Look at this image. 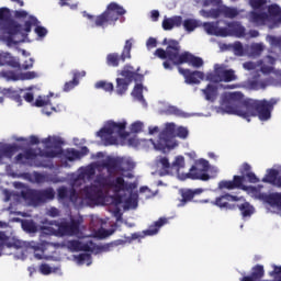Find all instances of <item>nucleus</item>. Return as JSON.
<instances>
[{"instance_id": "43", "label": "nucleus", "mask_w": 281, "mask_h": 281, "mask_svg": "<svg viewBox=\"0 0 281 281\" xmlns=\"http://www.w3.org/2000/svg\"><path fill=\"white\" fill-rule=\"evenodd\" d=\"M14 155V149L13 147H8L7 149H0V164H3V158L12 157Z\"/></svg>"}, {"instance_id": "39", "label": "nucleus", "mask_w": 281, "mask_h": 281, "mask_svg": "<svg viewBox=\"0 0 281 281\" xmlns=\"http://www.w3.org/2000/svg\"><path fill=\"white\" fill-rule=\"evenodd\" d=\"M94 87L95 89H103V91L108 92L113 91V83L109 81H98Z\"/></svg>"}, {"instance_id": "11", "label": "nucleus", "mask_w": 281, "mask_h": 281, "mask_svg": "<svg viewBox=\"0 0 281 281\" xmlns=\"http://www.w3.org/2000/svg\"><path fill=\"white\" fill-rule=\"evenodd\" d=\"M38 20L34 16H29V21L24 23V26H21L16 22H11L7 24L2 31V34H8L9 36H16L20 34L24 38L30 32H32V26L37 25Z\"/></svg>"}, {"instance_id": "5", "label": "nucleus", "mask_w": 281, "mask_h": 281, "mask_svg": "<svg viewBox=\"0 0 281 281\" xmlns=\"http://www.w3.org/2000/svg\"><path fill=\"white\" fill-rule=\"evenodd\" d=\"M190 132L187 127L180 126L177 128L175 123H167L165 128L158 136V139L155 142L150 139L155 150H159L160 153H170V150H175V148H179L180 139H188Z\"/></svg>"}, {"instance_id": "63", "label": "nucleus", "mask_w": 281, "mask_h": 281, "mask_svg": "<svg viewBox=\"0 0 281 281\" xmlns=\"http://www.w3.org/2000/svg\"><path fill=\"white\" fill-rule=\"evenodd\" d=\"M147 47H148V49H153V48L157 47V40L154 37H150L147 41Z\"/></svg>"}, {"instance_id": "4", "label": "nucleus", "mask_w": 281, "mask_h": 281, "mask_svg": "<svg viewBox=\"0 0 281 281\" xmlns=\"http://www.w3.org/2000/svg\"><path fill=\"white\" fill-rule=\"evenodd\" d=\"M250 5L254 11L249 13L248 19L254 25H268L270 30L281 25V11L278 4L267 7V0H250Z\"/></svg>"}, {"instance_id": "12", "label": "nucleus", "mask_w": 281, "mask_h": 281, "mask_svg": "<svg viewBox=\"0 0 281 281\" xmlns=\"http://www.w3.org/2000/svg\"><path fill=\"white\" fill-rule=\"evenodd\" d=\"M54 196H56V193L52 188L41 191L29 189L24 194V198L31 202V205H41V203H45V201L54 200Z\"/></svg>"}, {"instance_id": "33", "label": "nucleus", "mask_w": 281, "mask_h": 281, "mask_svg": "<svg viewBox=\"0 0 281 281\" xmlns=\"http://www.w3.org/2000/svg\"><path fill=\"white\" fill-rule=\"evenodd\" d=\"M182 25L187 32H194L196 27H201V22L195 19H187L182 22Z\"/></svg>"}, {"instance_id": "22", "label": "nucleus", "mask_w": 281, "mask_h": 281, "mask_svg": "<svg viewBox=\"0 0 281 281\" xmlns=\"http://www.w3.org/2000/svg\"><path fill=\"white\" fill-rule=\"evenodd\" d=\"M183 18L175 15L172 18H165L162 21V29L166 31L173 30V27H181Z\"/></svg>"}, {"instance_id": "62", "label": "nucleus", "mask_w": 281, "mask_h": 281, "mask_svg": "<svg viewBox=\"0 0 281 281\" xmlns=\"http://www.w3.org/2000/svg\"><path fill=\"white\" fill-rule=\"evenodd\" d=\"M35 33L38 34L40 36H46L47 35V29L43 26H37L35 29Z\"/></svg>"}, {"instance_id": "32", "label": "nucleus", "mask_w": 281, "mask_h": 281, "mask_svg": "<svg viewBox=\"0 0 281 281\" xmlns=\"http://www.w3.org/2000/svg\"><path fill=\"white\" fill-rule=\"evenodd\" d=\"M128 85H131V81H127L124 78H117L116 79V93L119 95H124L126 91H128Z\"/></svg>"}, {"instance_id": "10", "label": "nucleus", "mask_w": 281, "mask_h": 281, "mask_svg": "<svg viewBox=\"0 0 281 281\" xmlns=\"http://www.w3.org/2000/svg\"><path fill=\"white\" fill-rule=\"evenodd\" d=\"M206 80L209 82H234L238 80L236 70L227 67L225 64H215L213 66V72L206 75Z\"/></svg>"}, {"instance_id": "60", "label": "nucleus", "mask_w": 281, "mask_h": 281, "mask_svg": "<svg viewBox=\"0 0 281 281\" xmlns=\"http://www.w3.org/2000/svg\"><path fill=\"white\" fill-rule=\"evenodd\" d=\"M246 177L250 183H258V177H256V173L248 172Z\"/></svg>"}, {"instance_id": "25", "label": "nucleus", "mask_w": 281, "mask_h": 281, "mask_svg": "<svg viewBox=\"0 0 281 281\" xmlns=\"http://www.w3.org/2000/svg\"><path fill=\"white\" fill-rule=\"evenodd\" d=\"M227 36H236L237 38H243V36H245V26H241V24L238 22L229 23Z\"/></svg>"}, {"instance_id": "57", "label": "nucleus", "mask_w": 281, "mask_h": 281, "mask_svg": "<svg viewBox=\"0 0 281 281\" xmlns=\"http://www.w3.org/2000/svg\"><path fill=\"white\" fill-rule=\"evenodd\" d=\"M120 245V241H112L110 244H105L101 247V251H111L113 247H117Z\"/></svg>"}, {"instance_id": "3", "label": "nucleus", "mask_w": 281, "mask_h": 281, "mask_svg": "<svg viewBox=\"0 0 281 281\" xmlns=\"http://www.w3.org/2000/svg\"><path fill=\"white\" fill-rule=\"evenodd\" d=\"M164 45H167L166 50L162 48H157L155 52V56L165 60L162 66L165 69H172L173 65H191L195 69L203 67L205 64L203 58L194 56L190 52L181 53V45L177 40H164Z\"/></svg>"}, {"instance_id": "9", "label": "nucleus", "mask_w": 281, "mask_h": 281, "mask_svg": "<svg viewBox=\"0 0 281 281\" xmlns=\"http://www.w3.org/2000/svg\"><path fill=\"white\" fill-rule=\"evenodd\" d=\"M126 125L124 123L109 122L106 125L97 133L98 137L104 139L109 145L117 144V139H124Z\"/></svg>"}, {"instance_id": "29", "label": "nucleus", "mask_w": 281, "mask_h": 281, "mask_svg": "<svg viewBox=\"0 0 281 281\" xmlns=\"http://www.w3.org/2000/svg\"><path fill=\"white\" fill-rule=\"evenodd\" d=\"M202 93L209 102H214L218 95V88L216 86L210 83L205 89H202Z\"/></svg>"}, {"instance_id": "18", "label": "nucleus", "mask_w": 281, "mask_h": 281, "mask_svg": "<svg viewBox=\"0 0 281 281\" xmlns=\"http://www.w3.org/2000/svg\"><path fill=\"white\" fill-rule=\"evenodd\" d=\"M180 194L182 196L181 200H179L178 207H183L187 203H190L194 196H199V194H203V189H184L180 191Z\"/></svg>"}, {"instance_id": "51", "label": "nucleus", "mask_w": 281, "mask_h": 281, "mask_svg": "<svg viewBox=\"0 0 281 281\" xmlns=\"http://www.w3.org/2000/svg\"><path fill=\"white\" fill-rule=\"evenodd\" d=\"M233 52L235 56H243L244 54L243 44L240 42L233 44Z\"/></svg>"}, {"instance_id": "15", "label": "nucleus", "mask_w": 281, "mask_h": 281, "mask_svg": "<svg viewBox=\"0 0 281 281\" xmlns=\"http://www.w3.org/2000/svg\"><path fill=\"white\" fill-rule=\"evenodd\" d=\"M238 201H245V199H243V196L239 198L232 194H225L216 198L214 205L222 209L225 207L226 210H234V207H236V204L234 203H238Z\"/></svg>"}, {"instance_id": "2", "label": "nucleus", "mask_w": 281, "mask_h": 281, "mask_svg": "<svg viewBox=\"0 0 281 281\" xmlns=\"http://www.w3.org/2000/svg\"><path fill=\"white\" fill-rule=\"evenodd\" d=\"M90 188L100 192L94 204L100 203V200L104 199V196H111L116 204L124 203L125 207L128 209L137 207L138 195L133 193V190L137 188V183L128 182L122 176L97 177Z\"/></svg>"}, {"instance_id": "59", "label": "nucleus", "mask_w": 281, "mask_h": 281, "mask_svg": "<svg viewBox=\"0 0 281 281\" xmlns=\"http://www.w3.org/2000/svg\"><path fill=\"white\" fill-rule=\"evenodd\" d=\"M47 216H52V218H56V216H60V211L56 207H52L47 211Z\"/></svg>"}, {"instance_id": "64", "label": "nucleus", "mask_w": 281, "mask_h": 281, "mask_svg": "<svg viewBox=\"0 0 281 281\" xmlns=\"http://www.w3.org/2000/svg\"><path fill=\"white\" fill-rule=\"evenodd\" d=\"M16 19H27V11L20 10L15 11Z\"/></svg>"}, {"instance_id": "14", "label": "nucleus", "mask_w": 281, "mask_h": 281, "mask_svg": "<svg viewBox=\"0 0 281 281\" xmlns=\"http://www.w3.org/2000/svg\"><path fill=\"white\" fill-rule=\"evenodd\" d=\"M178 71L181 74V76H183L187 85H200L201 80H205V78L207 79V76L205 77V72L203 71H192L184 68H179Z\"/></svg>"}, {"instance_id": "52", "label": "nucleus", "mask_w": 281, "mask_h": 281, "mask_svg": "<svg viewBox=\"0 0 281 281\" xmlns=\"http://www.w3.org/2000/svg\"><path fill=\"white\" fill-rule=\"evenodd\" d=\"M10 16V11L5 8L0 9V29L3 26V21Z\"/></svg>"}, {"instance_id": "53", "label": "nucleus", "mask_w": 281, "mask_h": 281, "mask_svg": "<svg viewBox=\"0 0 281 281\" xmlns=\"http://www.w3.org/2000/svg\"><path fill=\"white\" fill-rule=\"evenodd\" d=\"M144 128V123L137 121L131 125L132 133H142V130Z\"/></svg>"}, {"instance_id": "45", "label": "nucleus", "mask_w": 281, "mask_h": 281, "mask_svg": "<svg viewBox=\"0 0 281 281\" xmlns=\"http://www.w3.org/2000/svg\"><path fill=\"white\" fill-rule=\"evenodd\" d=\"M260 65H262V61H246L243 64L244 69H246V71H254V69H258V67H260Z\"/></svg>"}, {"instance_id": "34", "label": "nucleus", "mask_w": 281, "mask_h": 281, "mask_svg": "<svg viewBox=\"0 0 281 281\" xmlns=\"http://www.w3.org/2000/svg\"><path fill=\"white\" fill-rule=\"evenodd\" d=\"M45 245H53L54 247H58V244H49V243H42L37 246H31L32 249H34V257L37 260H43V251L45 250Z\"/></svg>"}, {"instance_id": "24", "label": "nucleus", "mask_w": 281, "mask_h": 281, "mask_svg": "<svg viewBox=\"0 0 281 281\" xmlns=\"http://www.w3.org/2000/svg\"><path fill=\"white\" fill-rule=\"evenodd\" d=\"M120 76L125 78L127 82H133V80H137V78H139L137 70H135V68L131 65L124 66L123 69L120 71Z\"/></svg>"}, {"instance_id": "30", "label": "nucleus", "mask_w": 281, "mask_h": 281, "mask_svg": "<svg viewBox=\"0 0 281 281\" xmlns=\"http://www.w3.org/2000/svg\"><path fill=\"white\" fill-rule=\"evenodd\" d=\"M54 100H56V98L49 99V97L44 95V97H38L35 100V106H48V104H50L53 111H60V108L54 106Z\"/></svg>"}, {"instance_id": "41", "label": "nucleus", "mask_w": 281, "mask_h": 281, "mask_svg": "<svg viewBox=\"0 0 281 281\" xmlns=\"http://www.w3.org/2000/svg\"><path fill=\"white\" fill-rule=\"evenodd\" d=\"M0 78H4V80H19V77H16V74L14 71L10 70H0Z\"/></svg>"}, {"instance_id": "16", "label": "nucleus", "mask_w": 281, "mask_h": 281, "mask_svg": "<svg viewBox=\"0 0 281 281\" xmlns=\"http://www.w3.org/2000/svg\"><path fill=\"white\" fill-rule=\"evenodd\" d=\"M154 170L164 177L170 170V159L167 156H157L153 164Z\"/></svg>"}, {"instance_id": "49", "label": "nucleus", "mask_w": 281, "mask_h": 281, "mask_svg": "<svg viewBox=\"0 0 281 281\" xmlns=\"http://www.w3.org/2000/svg\"><path fill=\"white\" fill-rule=\"evenodd\" d=\"M252 278L258 279V278H262V276H265V267L262 266H256L254 268V272H252Z\"/></svg>"}, {"instance_id": "13", "label": "nucleus", "mask_w": 281, "mask_h": 281, "mask_svg": "<svg viewBox=\"0 0 281 281\" xmlns=\"http://www.w3.org/2000/svg\"><path fill=\"white\" fill-rule=\"evenodd\" d=\"M132 49H133V38L126 40L121 56L117 53L108 54L106 64L109 65V67H120V60H122V63L130 60Z\"/></svg>"}, {"instance_id": "61", "label": "nucleus", "mask_w": 281, "mask_h": 281, "mask_svg": "<svg viewBox=\"0 0 281 281\" xmlns=\"http://www.w3.org/2000/svg\"><path fill=\"white\" fill-rule=\"evenodd\" d=\"M251 171V165L245 162L241 166V175H249V172Z\"/></svg>"}, {"instance_id": "6", "label": "nucleus", "mask_w": 281, "mask_h": 281, "mask_svg": "<svg viewBox=\"0 0 281 281\" xmlns=\"http://www.w3.org/2000/svg\"><path fill=\"white\" fill-rule=\"evenodd\" d=\"M57 196L59 201H70L74 205L80 207L82 205H95L100 191L92 190L91 186H86L78 192H76V189L61 187L57 190Z\"/></svg>"}, {"instance_id": "36", "label": "nucleus", "mask_w": 281, "mask_h": 281, "mask_svg": "<svg viewBox=\"0 0 281 281\" xmlns=\"http://www.w3.org/2000/svg\"><path fill=\"white\" fill-rule=\"evenodd\" d=\"M134 168H135V162L131 160H122L119 167V172H122V175H124V172H130Z\"/></svg>"}, {"instance_id": "35", "label": "nucleus", "mask_w": 281, "mask_h": 281, "mask_svg": "<svg viewBox=\"0 0 281 281\" xmlns=\"http://www.w3.org/2000/svg\"><path fill=\"white\" fill-rule=\"evenodd\" d=\"M144 86L142 85H136L132 91V95L133 98H135V100H138V102H144Z\"/></svg>"}, {"instance_id": "56", "label": "nucleus", "mask_w": 281, "mask_h": 281, "mask_svg": "<svg viewBox=\"0 0 281 281\" xmlns=\"http://www.w3.org/2000/svg\"><path fill=\"white\" fill-rule=\"evenodd\" d=\"M34 78H38V74L35 71H27L22 75V80H34Z\"/></svg>"}, {"instance_id": "27", "label": "nucleus", "mask_w": 281, "mask_h": 281, "mask_svg": "<svg viewBox=\"0 0 281 281\" xmlns=\"http://www.w3.org/2000/svg\"><path fill=\"white\" fill-rule=\"evenodd\" d=\"M164 225H168V218L160 217L158 221H156L153 225L148 227V229L145 232L147 236H155V234L159 233V229L164 227Z\"/></svg>"}, {"instance_id": "48", "label": "nucleus", "mask_w": 281, "mask_h": 281, "mask_svg": "<svg viewBox=\"0 0 281 281\" xmlns=\"http://www.w3.org/2000/svg\"><path fill=\"white\" fill-rule=\"evenodd\" d=\"M67 247L70 251H80V249H82V244L78 240H70L67 243Z\"/></svg>"}, {"instance_id": "7", "label": "nucleus", "mask_w": 281, "mask_h": 281, "mask_svg": "<svg viewBox=\"0 0 281 281\" xmlns=\"http://www.w3.org/2000/svg\"><path fill=\"white\" fill-rule=\"evenodd\" d=\"M40 229L42 236H76L80 231V225L74 220L61 223L45 220Z\"/></svg>"}, {"instance_id": "23", "label": "nucleus", "mask_w": 281, "mask_h": 281, "mask_svg": "<svg viewBox=\"0 0 281 281\" xmlns=\"http://www.w3.org/2000/svg\"><path fill=\"white\" fill-rule=\"evenodd\" d=\"M38 153L34 149H26L23 154L15 157L16 164H30V161L36 159Z\"/></svg>"}, {"instance_id": "19", "label": "nucleus", "mask_w": 281, "mask_h": 281, "mask_svg": "<svg viewBox=\"0 0 281 281\" xmlns=\"http://www.w3.org/2000/svg\"><path fill=\"white\" fill-rule=\"evenodd\" d=\"M203 27H204L206 34H211L213 36H227V29H220L218 22L204 23Z\"/></svg>"}, {"instance_id": "28", "label": "nucleus", "mask_w": 281, "mask_h": 281, "mask_svg": "<svg viewBox=\"0 0 281 281\" xmlns=\"http://www.w3.org/2000/svg\"><path fill=\"white\" fill-rule=\"evenodd\" d=\"M3 65H9L10 67L14 68L21 67L19 60L8 53H0V67H3Z\"/></svg>"}, {"instance_id": "1", "label": "nucleus", "mask_w": 281, "mask_h": 281, "mask_svg": "<svg viewBox=\"0 0 281 281\" xmlns=\"http://www.w3.org/2000/svg\"><path fill=\"white\" fill-rule=\"evenodd\" d=\"M276 106V100H243V93L240 92H225L221 95V109L228 115H238L244 120L249 117H256L267 121L271 117V111Z\"/></svg>"}, {"instance_id": "47", "label": "nucleus", "mask_w": 281, "mask_h": 281, "mask_svg": "<svg viewBox=\"0 0 281 281\" xmlns=\"http://www.w3.org/2000/svg\"><path fill=\"white\" fill-rule=\"evenodd\" d=\"M63 153V149L60 147H55L52 150L46 151L45 154H42L43 157H48L49 159H54V157H58Z\"/></svg>"}, {"instance_id": "54", "label": "nucleus", "mask_w": 281, "mask_h": 281, "mask_svg": "<svg viewBox=\"0 0 281 281\" xmlns=\"http://www.w3.org/2000/svg\"><path fill=\"white\" fill-rule=\"evenodd\" d=\"M40 271L43 276H49V273H53L54 272V269H52V267H49V265L47 263H43L41 267H40Z\"/></svg>"}, {"instance_id": "50", "label": "nucleus", "mask_w": 281, "mask_h": 281, "mask_svg": "<svg viewBox=\"0 0 281 281\" xmlns=\"http://www.w3.org/2000/svg\"><path fill=\"white\" fill-rule=\"evenodd\" d=\"M139 192L143 194L144 199H153V196H155V192H151L148 187H142Z\"/></svg>"}, {"instance_id": "40", "label": "nucleus", "mask_w": 281, "mask_h": 281, "mask_svg": "<svg viewBox=\"0 0 281 281\" xmlns=\"http://www.w3.org/2000/svg\"><path fill=\"white\" fill-rule=\"evenodd\" d=\"M220 190H236V182L224 180L218 183Z\"/></svg>"}, {"instance_id": "20", "label": "nucleus", "mask_w": 281, "mask_h": 281, "mask_svg": "<svg viewBox=\"0 0 281 281\" xmlns=\"http://www.w3.org/2000/svg\"><path fill=\"white\" fill-rule=\"evenodd\" d=\"M94 24L97 27H106V25H115V20L106 9L103 13L95 18Z\"/></svg>"}, {"instance_id": "42", "label": "nucleus", "mask_w": 281, "mask_h": 281, "mask_svg": "<svg viewBox=\"0 0 281 281\" xmlns=\"http://www.w3.org/2000/svg\"><path fill=\"white\" fill-rule=\"evenodd\" d=\"M78 265H91V255L81 254L77 257Z\"/></svg>"}, {"instance_id": "44", "label": "nucleus", "mask_w": 281, "mask_h": 281, "mask_svg": "<svg viewBox=\"0 0 281 281\" xmlns=\"http://www.w3.org/2000/svg\"><path fill=\"white\" fill-rule=\"evenodd\" d=\"M224 16H226V19H234L236 16H238V10L236 9H232V8H224L222 10Z\"/></svg>"}, {"instance_id": "38", "label": "nucleus", "mask_w": 281, "mask_h": 281, "mask_svg": "<svg viewBox=\"0 0 281 281\" xmlns=\"http://www.w3.org/2000/svg\"><path fill=\"white\" fill-rule=\"evenodd\" d=\"M239 210L244 217L251 216L254 214V206H251L249 203L245 202L239 206Z\"/></svg>"}, {"instance_id": "31", "label": "nucleus", "mask_w": 281, "mask_h": 281, "mask_svg": "<svg viewBox=\"0 0 281 281\" xmlns=\"http://www.w3.org/2000/svg\"><path fill=\"white\" fill-rule=\"evenodd\" d=\"M172 168L177 169V172L181 179V177H183V175L186 173H181V170H183V168H186V157L183 156H177L175 158V160L171 164Z\"/></svg>"}, {"instance_id": "46", "label": "nucleus", "mask_w": 281, "mask_h": 281, "mask_svg": "<svg viewBox=\"0 0 281 281\" xmlns=\"http://www.w3.org/2000/svg\"><path fill=\"white\" fill-rule=\"evenodd\" d=\"M250 49L251 56H260L265 49V46L262 44H252Z\"/></svg>"}, {"instance_id": "58", "label": "nucleus", "mask_w": 281, "mask_h": 281, "mask_svg": "<svg viewBox=\"0 0 281 281\" xmlns=\"http://www.w3.org/2000/svg\"><path fill=\"white\" fill-rule=\"evenodd\" d=\"M259 67H260L261 74H271V71H273V66H267V65L262 64V61Z\"/></svg>"}, {"instance_id": "37", "label": "nucleus", "mask_w": 281, "mask_h": 281, "mask_svg": "<svg viewBox=\"0 0 281 281\" xmlns=\"http://www.w3.org/2000/svg\"><path fill=\"white\" fill-rule=\"evenodd\" d=\"M85 155H82V153L76 150V149H69L66 153V159H68V161H76V159H82Z\"/></svg>"}, {"instance_id": "21", "label": "nucleus", "mask_w": 281, "mask_h": 281, "mask_svg": "<svg viewBox=\"0 0 281 281\" xmlns=\"http://www.w3.org/2000/svg\"><path fill=\"white\" fill-rule=\"evenodd\" d=\"M22 245L23 243L20 240L9 237L4 233L0 232V249L3 247H14L15 249H21Z\"/></svg>"}, {"instance_id": "8", "label": "nucleus", "mask_w": 281, "mask_h": 281, "mask_svg": "<svg viewBox=\"0 0 281 281\" xmlns=\"http://www.w3.org/2000/svg\"><path fill=\"white\" fill-rule=\"evenodd\" d=\"M217 175L218 168L210 166V161L201 158L194 162V165L189 169V172L181 176V179L210 181V179H215Z\"/></svg>"}, {"instance_id": "55", "label": "nucleus", "mask_w": 281, "mask_h": 281, "mask_svg": "<svg viewBox=\"0 0 281 281\" xmlns=\"http://www.w3.org/2000/svg\"><path fill=\"white\" fill-rule=\"evenodd\" d=\"M75 87H78V80L72 79L71 81H68L64 86V91H71Z\"/></svg>"}, {"instance_id": "17", "label": "nucleus", "mask_w": 281, "mask_h": 281, "mask_svg": "<svg viewBox=\"0 0 281 281\" xmlns=\"http://www.w3.org/2000/svg\"><path fill=\"white\" fill-rule=\"evenodd\" d=\"M93 177H95V167L93 165L81 168L78 178L72 183V188H78V186H82L86 179L89 181L90 179H93Z\"/></svg>"}, {"instance_id": "26", "label": "nucleus", "mask_w": 281, "mask_h": 281, "mask_svg": "<svg viewBox=\"0 0 281 281\" xmlns=\"http://www.w3.org/2000/svg\"><path fill=\"white\" fill-rule=\"evenodd\" d=\"M106 10L109 11V13L112 15V19L116 22L117 19H120V16H123V14H126V10H124V7L115 3V2H111L108 7Z\"/></svg>"}]
</instances>
